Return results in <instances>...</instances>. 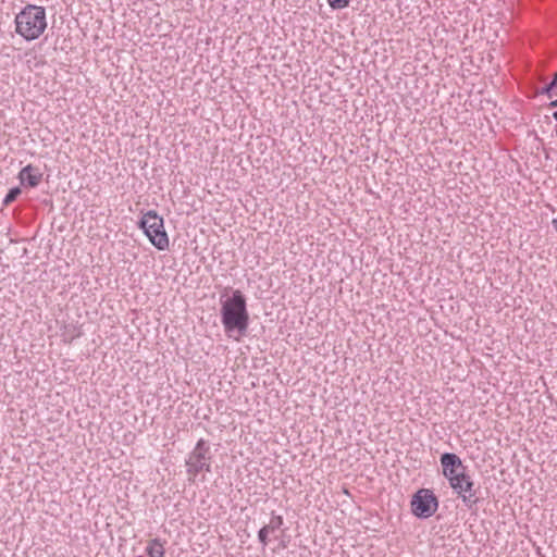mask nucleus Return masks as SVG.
<instances>
[{
	"label": "nucleus",
	"instance_id": "12",
	"mask_svg": "<svg viewBox=\"0 0 557 557\" xmlns=\"http://www.w3.org/2000/svg\"><path fill=\"white\" fill-rule=\"evenodd\" d=\"M20 194L21 189L18 187L11 188L4 198V203L9 205L13 202Z\"/></svg>",
	"mask_w": 557,
	"mask_h": 557
},
{
	"label": "nucleus",
	"instance_id": "17",
	"mask_svg": "<svg viewBox=\"0 0 557 557\" xmlns=\"http://www.w3.org/2000/svg\"><path fill=\"white\" fill-rule=\"evenodd\" d=\"M553 117L557 121V111L553 113Z\"/></svg>",
	"mask_w": 557,
	"mask_h": 557
},
{
	"label": "nucleus",
	"instance_id": "6",
	"mask_svg": "<svg viewBox=\"0 0 557 557\" xmlns=\"http://www.w3.org/2000/svg\"><path fill=\"white\" fill-rule=\"evenodd\" d=\"M449 485L454 492L461 497L462 503L468 508H471L478 503L475 492L473 491L474 482L467 471L459 473L456 479L449 481Z\"/></svg>",
	"mask_w": 557,
	"mask_h": 557
},
{
	"label": "nucleus",
	"instance_id": "3",
	"mask_svg": "<svg viewBox=\"0 0 557 557\" xmlns=\"http://www.w3.org/2000/svg\"><path fill=\"white\" fill-rule=\"evenodd\" d=\"M138 226L144 231L150 243L159 250L169 248V236L164 228L163 218L157 211L149 210L143 214Z\"/></svg>",
	"mask_w": 557,
	"mask_h": 557
},
{
	"label": "nucleus",
	"instance_id": "16",
	"mask_svg": "<svg viewBox=\"0 0 557 557\" xmlns=\"http://www.w3.org/2000/svg\"><path fill=\"white\" fill-rule=\"evenodd\" d=\"M552 223H553V225H554L555 230L557 231V218H556V219H554V220L552 221Z\"/></svg>",
	"mask_w": 557,
	"mask_h": 557
},
{
	"label": "nucleus",
	"instance_id": "9",
	"mask_svg": "<svg viewBox=\"0 0 557 557\" xmlns=\"http://www.w3.org/2000/svg\"><path fill=\"white\" fill-rule=\"evenodd\" d=\"M148 557H164V546L159 539H154L149 542L146 547Z\"/></svg>",
	"mask_w": 557,
	"mask_h": 557
},
{
	"label": "nucleus",
	"instance_id": "8",
	"mask_svg": "<svg viewBox=\"0 0 557 557\" xmlns=\"http://www.w3.org/2000/svg\"><path fill=\"white\" fill-rule=\"evenodd\" d=\"M18 178L22 184H27L29 187H36L41 182L42 173L38 168L28 164L20 171Z\"/></svg>",
	"mask_w": 557,
	"mask_h": 557
},
{
	"label": "nucleus",
	"instance_id": "10",
	"mask_svg": "<svg viewBox=\"0 0 557 557\" xmlns=\"http://www.w3.org/2000/svg\"><path fill=\"white\" fill-rule=\"evenodd\" d=\"M283 525V517L282 516H272L270 522L263 528L267 529L269 533H272L278 530Z\"/></svg>",
	"mask_w": 557,
	"mask_h": 557
},
{
	"label": "nucleus",
	"instance_id": "5",
	"mask_svg": "<svg viewBox=\"0 0 557 557\" xmlns=\"http://www.w3.org/2000/svg\"><path fill=\"white\" fill-rule=\"evenodd\" d=\"M438 507V500L430 490H419L412 497L411 510L418 518H429L435 513Z\"/></svg>",
	"mask_w": 557,
	"mask_h": 557
},
{
	"label": "nucleus",
	"instance_id": "18",
	"mask_svg": "<svg viewBox=\"0 0 557 557\" xmlns=\"http://www.w3.org/2000/svg\"><path fill=\"white\" fill-rule=\"evenodd\" d=\"M553 79H556V85H557V73L554 75Z\"/></svg>",
	"mask_w": 557,
	"mask_h": 557
},
{
	"label": "nucleus",
	"instance_id": "7",
	"mask_svg": "<svg viewBox=\"0 0 557 557\" xmlns=\"http://www.w3.org/2000/svg\"><path fill=\"white\" fill-rule=\"evenodd\" d=\"M443 475L449 481L456 479L459 473L467 471L461 459L454 453H445L441 456Z\"/></svg>",
	"mask_w": 557,
	"mask_h": 557
},
{
	"label": "nucleus",
	"instance_id": "11",
	"mask_svg": "<svg viewBox=\"0 0 557 557\" xmlns=\"http://www.w3.org/2000/svg\"><path fill=\"white\" fill-rule=\"evenodd\" d=\"M330 7L334 10H342L349 5L350 0H327Z\"/></svg>",
	"mask_w": 557,
	"mask_h": 557
},
{
	"label": "nucleus",
	"instance_id": "15",
	"mask_svg": "<svg viewBox=\"0 0 557 557\" xmlns=\"http://www.w3.org/2000/svg\"><path fill=\"white\" fill-rule=\"evenodd\" d=\"M549 107H552V108L557 107V99H556V100H553V101L549 103Z\"/></svg>",
	"mask_w": 557,
	"mask_h": 557
},
{
	"label": "nucleus",
	"instance_id": "14",
	"mask_svg": "<svg viewBox=\"0 0 557 557\" xmlns=\"http://www.w3.org/2000/svg\"><path fill=\"white\" fill-rule=\"evenodd\" d=\"M557 85H556V79H553L544 89H543V92L544 94H547L549 95L550 90L553 88H555Z\"/></svg>",
	"mask_w": 557,
	"mask_h": 557
},
{
	"label": "nucleus",
	"instance_id": "1",
	"mask_svg": "<svg viewBox=\"0 0 557 557\" xmlns=\"http://www.w3.org/2000/svg\"><path fill=\"white\" fill-rule=\"evenodd\" d=\"M221 320L226 333L237 332L244 335L249 325L246 298L240 290H234L231 297L221 300Z\"/></svg>",
	"mask_w": 557,
	"mask_h": 557
},
{
	"label": "nucleus",
	"instance_id": "4",
	"mask_svg": "<svg viewBox=\"0 0 557 557\" xmlns=\"http://www.w3.org/2000/svg\"><path fill=\"white\" fill-rule=\"evenodd\" d=\"M211 459L209 443L200 438L186 459L188 479L195 481L200 472H211Z\"/></svg>",
	"mask_w": 557,
	"mask_h": 557
},
{
	"label": "nucleus",
	"instance_id": "13",
	"mask_svg": "<svg viewBox=\"0 0 557 557\" xmlns=\"http://www.w3.org/2000/svg\"><path fill=\"white\" fill-rule=\"evenodd\" d=\"M269 532L263 527L258 532L259 542L265 547L269 544Z\"/></svg>",
	"mask_w": 557,
	"mask_h": 557
},
{
	"label": "nucleus",
	"instance_id": "2",
	"mask_svg": "<svg viewBox=\"0 0 557 557\" xmlns=\"http://www.w3.org/2000/svg\"><path fill=\"white\" fill-rule=\"evenodd\" d=\"M15 32L27 41L38 39L47 28L46 9L27 4L15 15Z\"/></svg>",
	"mask_w": 557,
	"mask_h": 557
}]
</instances>
